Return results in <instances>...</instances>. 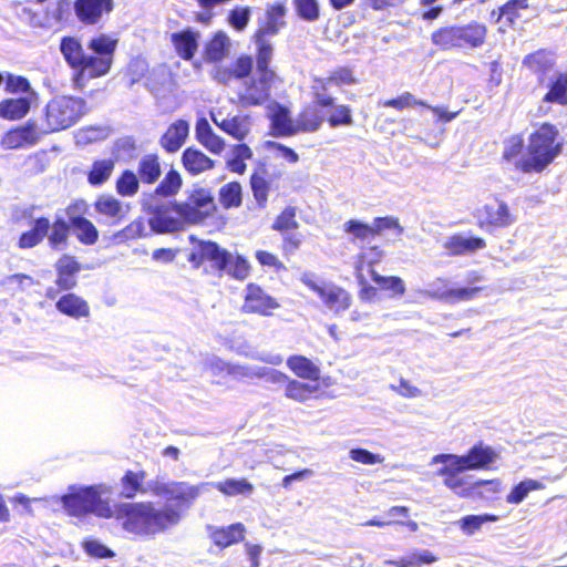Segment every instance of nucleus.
<instances>
[{
	"instance_id": "31",
	"label": "nucleus",
	"mask_w": 567,
	"mask_h": 567,
	"mask_svg": "<svg viewBox=\"0 0 567 567\" xmlns=\"http://www.w3.org/2000/svg\"><path fill=\"white\" fill-rule=\"evenodd\" d=\"M197 40L198 34L190 30L172 34V42L177 54L185 60H190L194 56L198 47Z\"/></svg>"
},
{
	"instance_id": "44",
	"label": "nucleus",
	"mask_w": 567,
	"mask_h": 567,
	"mask_svg": "<svg viewBox=\"0 0 567 567\" xmlns=\"http://www.w3.org/2000/svg\"><path fill=\"white\" fill-rule=\"evenodd\" d=\"M219 200L226 208L238 207L241 204V186L237 182L224 185L219 190Z\"/></svg>"
},
{
	"instance_id": "59",
	"label": "nucleus",
	"mask_w": 567,
	"mask_h": 567,
	"mask_svg": "<svg viewBox=\"0 0 567 567\" xmlns=\"http://www.w3.org/2000/svg\"><path fill=\"white\" fill-rule=\"evenodd\" d=\"M528 8V0H508L498 9V19L505 17L511 23L519 18V11Z\"/></svg>"
},
{
	"instance_id": "25",
	"label": "nucleus",
	"mask_w": 567,
	"mask_h": 567,
	"mask_svg": "<svg viewBox=\"0 0 567 567\" xmlns=\"http://www.w3.org/2000/svg\"><path fill=\"white\" fill-rule=\"evenodd\" d=\"M441 464L442 466L436 471V475L444 477V485L452 489L456 495L461 497H472L473 486H465V477H461L460 473L463 471H444L446 467L445 462H434L431 460V465Z\"/></svg>"
},
{
	"instance_id": "22",
	"label": "nucleus",
	"mask_w": 567,
	"mask_h": 567,
	"mask_svg": "<svg viewBox=\"0 0 567 567\" xmlns=\"http://www.w3.org/2000/svg\"><path fill=\"white\" fill-rule=\"evenodd\" d=\"M189 134V123L185 120L173 122L163 134L161 145L168 153L177 152Z\"/></svg>"
},
{
	"instance_id": "27",
	"label": "nucleus",
	"mask_w": 567,
	"mask_h": 567,
	"mask_svg": "<svg viewBox=\"0 0 567 567\" xmlns=\"http://www.w3.org/2000/svg\"><path fill=\"white\" fill-rule=\"evenodd\" d=\"M485 247V241L478 237H465L462 235H454L447 238L444 243V248L451 255H464Z\"/></svg>"
},
{
	"instance_id": "28",
	"label": "nucleus",
	"mask_w": 567,
	"mask_h": 567,
	"mask_svg": "<svg viewBox=\"0 0 567 567\" xmlns=\"http://www.w3.org/2000/svg\"><path fill=\"white\" fill-rule=\"evenodd\" d=\"M231 42L229 37L219 31L214 38L206 44L205 59L208 62L219 64L230 52Z\"/></svg>"
},
{
	"instance_id": "48",
	"label": "nucleus",
	"mask_w": 567,
	"mask_h": 567,
	"mask_svg": "<svg viewBox=\"0 0 567 567\" xmlns=\"http://www.w3.org/2000/svg\"><path fill=\"white\" fill-rule=\"evenodd\" d=\"M343 230L351 236V240H368L375 236L374 227L354 219L344 223Z\"/></svg>"
},
{
	"instance_id": "18",
	"label": "nucleus",
	"mask_w": 567,
	"mask_h": 567,
	"mask_svg": "<svg viewBox=\"0 0 567 567\" xmlns=\"http://www.w3.org/2000/svg\"><path fill=\"white\" fill-rule=\"evenodd\" d=\"M76 17L86 24L96 23L103 13H109L113 9L112 0H76Z\"/></svg>"
},
{
	"instance_id": "29",
	"label": "nucleus",
	"mask_w": 567,
	"mask_h": 567,
	"mask_svg": "<svg viewBox=\"0 0 567 567\" xmlns=\"http://www.w3.org/2000/svg\"><path fill=\"white\" fill-rule=\"evenodd\" d=\"M286 8L280 4L271 6L266 13L265 22L259 27L258 37L275 35L285 24Z\"/></svg>"
},
{
	"instance_id": "17",
	"label": "nucleus",
	"mask_w": 567,
	"mask_h": 567,
	"mask_svg": "<svg viewBox=\"0 0 567 567\" xmlns=\"http://www.w3.org/2000/svg\"><path fill=\"white\" fill-rule=\"evenodd\" d=\"M252 69V60L248 55L239 56L230 66L221 63L215 64L210 71L212 78L220 83L228 84L234 79H243L247 76Z\"/></svg>"
},
{
	"instance_id": "10",
	"label": "nucleus",
	"mask_w": 567,
	"mask_h": 567,
	"mask_svg": "<svg viewBox=\"0 0 567 567\" xmlns=\"http://www.w3.org/2000/svg\"><path fill=\"white\" fill-rule=\"evenodd\" d=\"M199 254L202 259L210 261L213 267L236 279H245L249 275L250 267L245 258L231 255L213 241H203Z\"/></svg>"
},
{
	"instance_id": "64",
	"label": "nucleus",
	"mask_w": 567,
	"mask_h": 567,
	"mask_svg": "<svg viewBox=\"0 0 567 567\" xmlns=\"http://www.w3.org/2000/svg\"><path fill=\"white\" fill-rule=\"evenodd\" d=\"M349 457L352 461L364 464V465L382 464L384 461V457L382 455L374 454L364 449L350 450Z\"/></svg>"
},
{
	"instance_id": "33",
	"label": "nucleus",
	"mask_w": 567,
	"mask_h": 567,
	"mask_svg": "<svg viewBox=\"0 0 567 567\" xmlns=\"http://www.w3.org/2000/svg\"><path fill=\"white\" fill-rule=\"evenodd\" d=\"M115 159L102 158L95 159L87 171V182L92 186H102L113 174Z\"/></svg>"
},
{
	"instance_id": "47",
	"label": "nucleus",
	"mask_w": 567,
	"mask_h": 567,
	"mask_svg": "<svg viewBox=\"0 0 567 567\" xmlns=\"http://www.w3.org/2000/svg\"><path fill=\"white\" fill-rule=\"evenodd\" d=\"M272 130L278 135H292L297 132L296 124L290 120L288 112L285 109H279L274 113L271 118Z\"/></svg>"
},
{
	"instance_id": "63",
	"label": "nucleus",
	"mask_w": 567,
	"mask_h": 567,
	"mask_svg": "<svg viewBox=\"0 0 567 567\" xmlns=\"http://www.w3.org/2000/svg\"><path fill=\"white\" fill-rule=\"evenodd\" d=\"M383 105L396 110H404L415 105L426 106V103L422 100L415 99V96L410 92H405L395 99L386 100Z\"/></svg>"
},
{
	"instance_id": "55",
	"label": "nucleus",
	"mask_w": 567,
	"mask_h": 567,
	"mask_svg": "<svg viewBox=\"0 0 567 567\" xmlns=\"http://www.w3.org/2000/svg\"><path fill=\"white\" fill-rule=\"evenodd\" d=\"M322 123L321 117L313 110L303 111L296 121V130L302 132H315Z\"/></svg>"
},
{
	"instance_id": "15",
	"label": "nucleus",
	"mask_w": 567,
	"mask_h": 567,
	"mask_svg": "<svg viewBox=\"0 0 567 567\" xmlns=\"http://www.w3.org/2000/svg\"><path fill=\"white\" fill-rule=\"evenodd\" d=\"M279 308V303L265 292L259 286L249 284L246 288L243 311L247 313L271 315L272 310Z\"/></svg>"
},
{
	"instance_id": "6",
	"label": "nucleus",
	"mask_w": 567,
	"mask_h": 567,
	"mask_svg": "<svg viewBox=\"0 0 567 567\" xmlns=\"http://www.w3.org/2000/svg\"><path fill=\"white\" fill-rule=\"evenodd\" d=\"M86 112L87 105L82 97L60 95L48 103L45 122L52 132L66 130L78 123Z\"/></svg>"
},
{
	"instance_id": "32",
	"label": "nucleus",
	"mask_w": 567,
	"mask_h": 567,
	"mask_svg": "<svg viewBox=\"0 0 567 567\" xmlns=\"http://www.w3.org/2000/svg\"><path fill=\"white\" fill-rule=\"evenodd\" d=\"M50 229V220L45 217H40L34 220L32 229L23 233L19 238V247L22 249L33 248L39 245L48 235Z\"/></svg>"
},
{
	"instance_id": "36",
	"label": "nucleus",
	"mask_w": 567,
	"mask_h": 567,
	"mask_svg": "<svg viewBox=\"0 0 567 567\" xmlns=\"http://www.w3.org/2000/svg\"><path fill=\"white\" fill-rule=\"evenodd\" d=\"M554 55L545 50H538L534 53L526 55L523 64L532 72L544 75L554 66Z\"/></svg>"
},
{
	"instance_id": "39",
	"label": "nucleus",
	"mask_w": 567,
	"mask_h": 567,
	"mask_svg": "<svg viewBox=\"0 0 567 567\" xmlns=\"http://www.w3.org/2000/svg\"><path fill=\"white\" fill-rule=\"evenodd\" d=\"M318 389L319 386L317 382L303 383L297 380H291L286 386L285 394L289 399L303 402L310 399L318 391Z\"/></svg>"
},
{
	"instance_id": "12",
	"label": "nucleus",
	"mask_w": 567,
	"mask_h": 567,
	"mask_svg": "<svg viewBox=\"0 0 567 567\" xmlns=\"http://www.w3.org/2000/svg\"><path fill=\"white\" fill-rule=\"evenodd\" d=\"M275 72L257 73L245 81L238 97L244 106L260 105L268 101L275 81Z\"/></svg>"
},
{
	"instance_id": "49",
	"label": "nucleus",
	"mask_w": 567,
	"mask_h": 567,
	"mask_svg": "<svg viewBox=\"0 0 567 567\" xmlns=\"http://www.w3.org/2000/svg\"><path fill=\"white\" fill-rule=\"evenodd\" d=\"M256 44L258 47L257 54V73L274 72L269 69V63L272 58V47L265 41V37L255 35Z\"/></svg>"
},
{
	"instance_id": "21",
	"label": "nucleus",
	"mask_w": 567,
	"mask_h": 567,
	"mask_svg": "<svg viewBox=\"0 0 567 567\" xmlns=\"http://www.w3.org/2000/svg\"><path fill=\"white\" fill-rule=\"evenodd\" d=\"M56 286L62 290H70L76 285V275L81 270L80 264L71 256L61 257L55 265Z\"/></svg>"
},
{
	"instance_id": "61",
	"label": "nucleus",
	"mask_w": 567,
	"mask_h": 567,
	"mask_svg": "<svg viewBox=\"0 0 567 567\" xmlns=\"http://www.w3.org/2000/svg\"><path fill=\"white\" fill-rule=\"evenodd\" d=\"M331 127L350 126L353 123L351 110L347 105H337L328 118Z\"/></svg>"
},
{
	"instance_id": "11",
	"label": "nucleus",
	"mask_w": 567,
	"mask_h": 567,
	"mask_svg": "<svg viewBox=\"0 0 567 567\" xmlns=\"http://www.w3.org/2000/svg\"><path fill=\"white\" fill-rule=\"evenodd\" d=\"M60 51L66 63L75 71L73 82L75 86L83 87L90 76L89 53L84 52L81 41L74 37L61 39Z\"/></svg>"
},
{
	"instance_id": "38",
	"label": "nucleus",
	"mask_w": 567,
	"mask_h": 567,
	"mask_svg": "<svg viewBox=\"0 0 567 567\" xmlns=\"http://www.w3.org/2000/svg\"><path fill=\"white\" fill-rule=\"evenodd\" d=\"M145 478V473L144 472H140V473H135V472H127L123 478H122V494L127 497V498H131V497H134L136 495L137 492H151V488H150V484L151 483H154V481H151L147 483V486L145 489H142V483ZM157 480H155L156 482ZM159 482H162L161 480H158ZM153 494L155 496H157L154 492Z\"/></svg>"
},
{
	"instance_id": "7",
	"label": "nucleus",
	"mask_w": 567,
	"mask_h": 567,
	"mask_svg": "<svg viewBox=\"0 0 567 567\" xmlns=\"http://www.w3.org/2000/svg\"><path fill=\"white\" fill-rule=\"evenodd\" d=\"M300 281L319 297L328 311L336 316L343 313L352 303L349 291L331 281L318 278L315 274H302Z\"/></svg>"
},
{
	"instance_id": "46",
	"label": "nucleus",
	"mask_w": 567,
	"mask_h": 567,
	"mask_svg": "<svg viewBox=\"0 0 567 567\" xmlns=\"http://www.w3.org/2000/svg\"><path fill=\"white\" fill-rule=\"evenodd\" d=\"M482 290L483 288L481 287L450 288L449 291L436 292V295L445 297V302L454 303L473 300Z\"/></svg>"
},
{
	"instance_id": "13",
	"label": "nucleus",
	"mask_w": 567,
	"mask_h": 567,
	"mask_svg": "<svg viewBox=\"0 0 567 567\" xmlns=\"http://www.w3.org/2000/svg\"><path fill=\"white\" fill-rule=\"evenodd\" d=\"M150 214L148 225L155 233H173L183 228V221L178 214L177 205L163 204L151 206L144 204Z\"/></svg>"
},
{
	"instance_id": "30",
	"label": "nucleus",
	"mask_w": 567,
	"mask_h": 567,
	"mask_svg": "<svg viewBox=\"0 0 567 567\" xmlns=\"http://www.w3.org/2000/svg\"><path fill=\"white\" fill-rule=\"evenodd\" d=\"M288 368L299 378L310 382H318L320 369L311 360L303 355H292L287 360Z\"/></svg>"
},
{
	"instance_id": "35",
	"label": "nucleus",
	"mask_w": 567,
	"mask_h": 567,
	"mask_svg": "<svg viewBox=\"0 0 567 567\" xmlns=\"http://www.w3.org/2000/svg\"><path fill=\"white\" fill-rule=\"evenodd\" d=\"M245 526L241 523L218 528L212 533L214 543L219 547H228L244 539Z\"/></svg>"
},
{
	"instance_id": "1",
	"label": "nucleus",
	"mask_w": 567,
	"mask_h": 567,
	"mask_svg": "<svg viewBox=\"0 0 567 567\" xmlns=\"http://www.w3.org/2000/svg\"><path fill=\"white\" fill-rule=\"evenodd\" d=\"M166 504L156 508L153 503L122 504L114 508V516L125 532L140 537H154L176 526L182 519V507L188 503Z\"/></svg>"
},
{
	"instance_id": "14",
	"label": "nucleus",
	"mask_w": 567,
	"mask_h": 567,
	"mask_svg": "<svg viewBox=\"0 0 567 567\" xmlns=\"http://www.w3.org/2000/svg\"><path fill=\"white\" fill-rule=\"evenodd\" d=\"M210 118L216 126L238 141H243L251 128L248 115L225 116L220 109H214L210 111Z\"/></svg>"
},
{
	"instance_id": "56",
	"label": "nucleus",
	"mask_w": 567,
	"mask_h": 567,
	"mask_svg": "<svg viewBox=\"0 0 567 567\" xmlns=\"http://www.w3.org/2000/svg\"><path fill=\"white\" fill-rule=\"evenodd\" d=\"M146 224L143 218H137L118 231L115 237L123 240H132L147 236Z\"/></svg>"
},
{
	"instance_id": "9",
	"label": "nucleus",
	"mask_w": 567,
	"mask_h": 567,
	"mask_svg": "<svg viewBox=\"0 0 567 567\" xmlns=\"http://www.w3.org/2000/svg\"><path fill=\"white\" fill-rule=\"evenodd\" d=\"M117 43L118 39L115 35L106 33L96 34L87 41L91 78H101L110 72Z\"/></svg>"
},
{
	"instance_id": "62",
	"label": "nucleus",
	"mask_w": 567,
	"mask_h": 567,
	"mask_svg": "<svg viewBox=\"0 0 567 567\" xmlns=\"http://www.w3.org/2000/svg\"><path fill=\"white\" fill-rule=\"evenodd\" d=\"M298 14L306 21H316L319 18L317 0H293Z\"/></svg>"
},
{
	"instance_id": "57",
	"label": "nucleus",
	"mask_w": 567,
	"mask_h": 567,
	"mask_svg": "<svg viewBox=\"0 0 567 567\" xmlns=\"http://www.w3.org/2000/svg\"><path fill=\"white\" fill-rule=\"evenodd\" d=\"M83 550L94 558H112L114 551L95 538H86L82 543Z\"/></svg>"
},
{
	"instance_id": "5",
	"label": "nucleus",
	"mask_w": 567,
	"mask_h": 567,
	"mask_svg": "<svg viewBox=\"0 0 567 567\" xmlns=\"http://www.w3.org/2000/svg\"><path fill=\"white\" fill-rule=\"evenodd\" d=\"M486 27L478 22H470L463 25H447L435 30L432 43L442 50L476 49L484 44Z\"/></svg>"
},
{
	"instance_id": "52",
	"label": "nucleus",
	"mask_w": 567,
	"mask_h": 567,
	"mask_svg": "<svg viewBox=\"0 0 567 567\" xmlns=\"http://www.w3.org/2000/svg\"><path fill=\"white\" fill-rule=\"evenodd\" d=\"M181 186L182 177L179 173L171 169L156 187L155 193L162 196H173L179 190Z\"/></svg>"
},
{
	"instance_id": "23",
	"label": "nucleus",
	"mask_w": 567,
	"mask_h": 567,
	"mask_svg": "<svg viewBox=\"0 0 567 567\" xmlns=\"http://www.w3.org/2000/svg\"><path fill=\"white\" fill-rule=\"evenodd\" d=\"M35 99L37 93L29 92V95L4 100L0 103V116L9 120H19L29 112Z\"/></svg>"
},
{
	"instance_id": "34",
	"label": "nucleus",
	"mask_w": 567,
	"mask_h": 567,
	"mask_svg": "<svg viewBox=\"0 0 567 567\" xmlns=\"http://www.w3.org/2000/svg\"><path fill=\"white\" fill-rule=\"evenodd\" d=\"M548 92L543 102L567 105V72L558 73L547 84Z\"/></svg>"
},
{
	"instance_id": "40",
	"label": "nucleus",
	"mask_w": 567,
	"mask_h": 567,
	"mask_svg": "<svg viewBox=\"0 0 567 567\" xmlns=\"http://www.w3.org/2000/svg\"><path fill=\"white\" fill-rule=\"evenodd\" d=\"M544 485L536 480H525L515 485L506 496V502L512 505L520 504L530 492L543 489Z\"/></svg>"
},
{
	"instance_id": "53",
	"label": "nucleus",
	"mask_w": 567,
	"mask_h": 567,
	"mask_svg": "<svg viewBox=\"0 0 567 567\" xmlns=\"http://www.w3.org/2000/svg\"><path fill=\"white\" fill-rule=\"evenodd\" d=\"M330 85L331 84L326 79H313L311 91L316 103L322 107L333 106L334 99L327 93Z\"/></svg>"
},
{
	"instance_id": "37",
	"label": "nucleus",
	"mask_w": 567,
	"mask_h": 567,
	"mask_svg": "<svg viewBox=\"0 0 567 567\" xmlns=\"http://www.w3.org/2000/svg\"><path fill=\"white\" fill-rule=\"evenodd\" d=\"M137 173L143 183H155L162 174L158 156L154 154L144 155L138 162Z\"/></svg>"
},
{
	"instance_id": "43",
	"label": "nucleus",
	"mask_w": 567,
	"mask_h": 567,
	"mask_svg": "<svg viewBox=\"0 0 567 567\" xmlns=\"http://www.w3.org/2000/svg\"><path fill=\"white\" fill-rule=\"evenodd\" d=\"M498 517L491 514L468 515L458 520V525L464 534L474 535L485 523L496 522Z\"/></svg>"
},
{
	"instance_id": "60",
	"label": "nucleus",
	"mask_w": 567,
	"mask_h": 567,
	"mask_svg": "<svg viewBox=\"0 0 567 567\" xmlns=\"http://www.w3.org/2000/svg\"><path fill=\"white\" fill-rule=\"evenodd\" d=\"M298 227V223L296 220V208L295 207H286L281 214L276 218L272 228L279 231H287L291 229H296Z\"/></svg>"
},
{
	"instance_id": "54",
	"label": "nucleus",
	"mask_w": 567,
	"mask_h": 567,
	"mask_svg": "<svg viewBox=\"0 0 567 567\" xmlns=\"http://www.w3.org/2000/svg\"><path fill=\"white\" fill-rule=\"evenodd\" d=\"M50 496L44 497H28L24 494H17L10 498L12 504L21 505L23 512L21 514L34 515V511L32 505L35 503H43L44 505L55 508V504L53 501H49Z\"/></svg>"
},
{
	"instance_id": "42",
	"label": "nucleus",
	"mask_w": 567,
	"mask_h": 567,
	"mask_svg": "<svg viewBox=\"0 0 567 567\" xmlns=\"http://www.w3.org/2000/svg\"><path fill=\"white\" fill-rule=\"evenodd\" d=\"M72 228L79 241L84 245H94L99 239L97 228L87 218L78 220Z\"/></svg>"
},
{
	"instance_id": "3",
	"label": "nucleus",
	"mask_w": 567,
	"mask_h": 567,
	"mask_svg": "<svg viewBox=\"0 0 567 567\" xmlns=\"http://www.w3.org/2000/svg\"><path fill=\"white\" fill-rule=\"evenodd\" d=\"M214 487L225 496H249L254 493V485L246 478H227L221 482H204L197 485H192L187 482H159L156 481L150 484V488L158 497L166 501H181L190 503L196 499L202 493Z\"/></svg>"
},
{
	"instance_id": "41",
	"label": "nucleus",
	"mask_w": 567,
	"mask_h": 567,
	"mask_svg": "<svg viewBox=\"0 0 567 567\" xmlns=\"http://www.w3.org/2000/svg\"><path fill=\"white\" fill-rule=\"evenodd\" d=\"M50 234L48 235L49 244L54 249H61L68 240L70 233V225L63 217H56L52 225H50Z\"/></svg>"
},
{
	"instance_id": "4",
	"label": "nucleus",
	"mask_w": 567,
	"mask_h": 567,
	"mask_svg": "<svg viewBox=\"0 0 567 567\" xmlns=\"http://www.w3.org/2000/svg\"><path fill=\"white\" fill-rule=\"evenodd\" d=\"M557 130L544 124L530 135L528 156L519 162L523 172H542L559 154L560 145L555 142Z\"/></svg>"
},
{
	"instance_id": "2",
	"label": "nucleus",
	"mask_w": 567,
	"mask_h": 567,
	"mask_svg": "<svg viewBox=\"0 0 567 567\" xmlns=\"http://www.w3.org/2000/svg\"><path fill=\"white\" fill-rule=\"evenodd\" d=\"M112 491L109 486L100 484L92 486H70L68 493L62 496H50L55 506L72 517H84L89 514L102 518L114 516V508L110 503Z\"/></svg>"
},
{
	"instance_id": "58",
	"label": "nucleus",
	"mask_w": 567,
	"mask_h": 567,
	"mask_svg": "<svg viewBox=\"0 0 567 567\" xmlns=\"http://www.w3.org/2000/svg\"><path fill=\"white\" fill-rule=\"evenodd\" d=\"M178 214L183 224L185 221L196 224L200 223L209 213H204L200 208L196 207L188 200L184 204L177 205Z\"/></svg>"
},
{
	"instance_id": "45",
	"label": "nucleus",
	"mask_w": 567,
	"mask_h": 567,
	"mask_svg": "<svg viewBox=\"0 0 567 567\" xmlns=\"http://www.w3.org/2000/svg\"><path fill=\"white\" fill-rule=\"evenodd\" d=\"M34 285L32 277L23 274L8 276L2 280V286L7 291L17 295L29 290Z\"/></svg>"
},
{
	"instance_id": "16",
	"label": "nucleus",
	"mask_w": 567,
	"mask_h": 567,
	"mask_svg": "<svg viewBox=\"0 0 567 567\" xmlns=\"http://www.w3.org/2000/svg\"><path fill=\"white\" fill-rule=\"evenodd\" d=\"M478 219L482 227L491 226L501 228L507 227L514 223L507 204L498 199L485 204L478 213Z\"/></svg>"
},
{
	"instance_id": "8",
	"label": "nucleus",
	"mask_w": 567,
	"mask_h": 567,
	"mask_svg": "<svg viewBox=\"0 0 567 567\" xmlns=\"http://www.w3.org/2000/svg\"><path fill=\"white\" fill-rule=\"evenodd\" d=\"M498 454L482 443L474 445L465 455L437 454L433 456L434 462H445L447 471H471L485 470L495 463Z\"/></svg>"
},
{
	"instance_id": "20",
	"label": "nucleus",
	"mask_w": 567,
	"mask_h": 567,
	"mask_svg": "<svg viewBox=\"0 0 567 567\" xmlns=\"http://www.w3.org/2000/svg\"><path fill=\"white\" fill-rule=\"evenodd\" d=\"M38 135L34 125H23L7 132L1 138L4 150H16L34 145Z\"/></svg>"
},
{
	"instance_id": "51",
	"label": "nucleus",
	"mask_w": 567,
	"mask_h": 567,
	"mask_svg": "<svg viewBox=\"0 0 567 567\" xmlns=\"http://www.w3.org/2000/svg\"><path fill=\"white\" fill-rule=\"evenodd\" d=\"M372 280L384 290H390L395 295L402 296L405 292V285L400 277L395 276H381L377 271L371 270Z\"/></svg>"
},
{
	"instance_id": "50",
	"label": "nucleus",
	"mask_w": 567,
	"mask_h": 567,
	"mask_svg": "<svg viewBox=\"0 0 567 567\" xmlns=\"http://www.w3.org/2000/svg\"><path fill=\"white\" fill-rule=\"evenodd\" d=\"M140 182L135 173L124 171L116 181V192L122 196H134L138 192Z\"/></svg>"
},
{
	"instance_id": "19",
	"label": "nucleus",
	"mask_w": 567,
	"mask_h": 567,
	"mask_svg": "<svg viewBox=\"0 0 567 567\" xmlns=\"http://www.w3.org/2000/svg\"><path fill=\"white\" fill-rule=\"evenodd\" d=\"M94 209L97 214L110 219L111 224L115 225L126 217L130 205L122 203L112 195L103 194L96 198Z\"/></svg>"
},
{
	"instance_id": "24",
	"label": "nucleus",
	"mask_w": 567,
	"mask_h": 567,
	"mask_svg": "<svg viewBox=\"0 0 567 567\" xmlns=\"http://www.w3.org/2000/svg\"><path fill=\"white\" fill-rule=\"evenodd\" d=\"M182 163L190 175H199L214 167V161L199 150L188 147L183 152Z\"/></svg>"
},
{
	"instance_id": "26",
	"label": "nucleus",
	"mask_w": 567,
	"mask_h": 567,
	"mask_svg": "<svg viewBox=\"0 0 567 567\" xmlns=\"http://www.w3.org/2000/svg\"><path fill=\"white\" fill-rule=\"evenodd\" d=\"M56 309L69 317L79 319L90 315L87 302L74 293L62 296L55 305Z\"/></svg>"
}]
</instances>
